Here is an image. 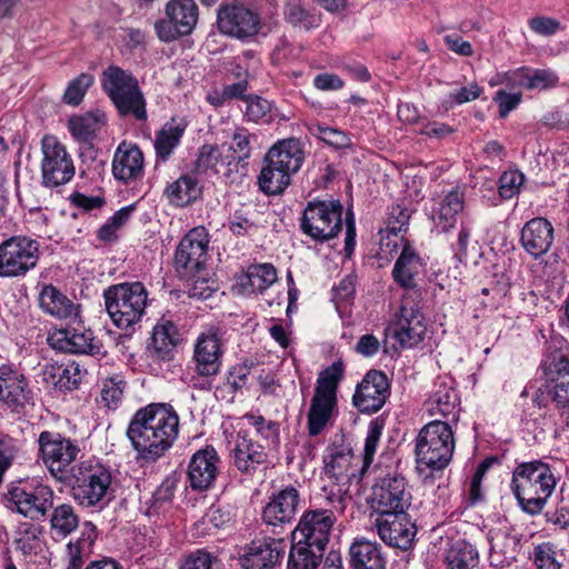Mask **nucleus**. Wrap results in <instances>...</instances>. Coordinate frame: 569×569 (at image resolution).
<instances>
[{
	"label": "nucleus",
	"instance_id": "f257e3e1",
	"mask_svg": "<svg viewBox=\"0 0 569 569\" xmlns=\"http://www.w3.org/2000/svg\"><path fill=\"white\" fill-rule=\"evenodd\" d=\"M179 435V416L171 405L150 403L132 416L127 437L138 457L153 462L163 457Z\"/></svg>",
	"mask_w": 569,
	"mask_h": 569
},
{
	"label": "nucleus",
	"instance_id": "f03ea898",
	"mask_svg": "<svg viewBox=\"0 0 569 569\" xmlns=\"http://www.w3.org/2000/svg\"><path fill=\"white\" fill-rule=\"evenodd\" d=\"M557 485L551 467L541 461L522 462L512 472L511 491L520 508L529 515L540 513Z\"/></svg>",
	"mask_w": 569,
	"mask_h": 569
},
{
	"label": "nucleus",
	"instance_id": "7ed1b4c3",
	"mask_svg": "<svg viewBox=\"0 0 569 569\" xmlns=\"http://www.w3.org/2000/svg\"><path fill=\"white\" fill-rule=\"evenodd\" d=\"M70 478L72 497L83 508L102 510L113 499L111 471L96 460L78 463Z\"/></svg>",
	"mask_w": 569,
	"mask_h": 569
},
{
	"label": "nucleus",
	"instance_id": "20e7f679",
	"mask_svg": "<svg viewBox=\"0 0 569 569\" xmlns=\"http://www.w3.org/2000/svg\"><path fill=\"white\" fill-rule=\"evenodd\" d=\"M345 367L341 360L320 371L315 392L307 413V427L310 436L320 435L338 411V386L343 378Z\"/></svg>",
	"mask_w": 569,
	"mask_h": 569
},
{
	"label": "nucleus",
	"instance_id": "39448f33",
	"mask_svg": "<svg viewBox=\"0 0 569 569\" xmlns=\"http://www.w3.org/2000/svg\"><path fill=\"white\" fill-rule=\"evenodd\" d=\"M100 82L120 116H132L140 121L147 119L146 99L138 79L130 71L111 64L102 71Z\"/></svg>",
	"mask_w": 569,
	"mask_h": 569
},
{
	"label": "nucleus",
	"instance_id": "423d86ee",
	"mask_svg": "<svg viewBox=\"0 0 569 569\" xmlns=\"http://www.w3.org/2000/svg\"><path fill=\"white\" fill-rule=\"evenodd\" d=\"M455 450L453 431L448 422L435 420L427 423L416 439V461L418 467L431 470L445 469Z\"/></svg>",
	"mask_w": 569,
	"mask_h": 569
},
{
	"label": "nucleus",
	"instance_id": "0eeeda50",
	"mask_svg": "<svg viewBox=\"0 0 569 569\" xmlns=\"http://www.w3.org/2000/svg\"><path fill=\"white\" fill-rule=\"evenodd\" d=\"M37 443L38 460L54 479L61 482L67 481L76 469V466H72L73 462L81 453L78 441L58 431L43 430L39 433Z\"/></svg>",
	"mask_w": 569,
	"mask_h": 569
},
{
	"label": "nucleus",
	"instance_id": "6e6552de",
	"mask_svg": "<svg viewBox=\"0 0 569 569\" xmlns=\"http://www.w3.org/2000/svg\"><path fill=\"white\" fill-rule=\"evenodd\" d=\"M148 292L141 282L119 283L104 291L106 309L120 329H129L144 313Z\"/></svg>",
	"mask_w": 569,
	"mask_h": 569
},
{
	"label": "nucleus",
	"instance_id": "1a4fd4ad",
	"mask_svg": "<svg viewBox=\"0 0 569 569\" xmlns=\"http://www.w3.org/2000/svg\"><path fill=\"white\" fill-rule=\"evenodd\" d=\"M425 317L412 300L405 299L396 315V319L385 329V352H388V345L397 350L398 343L401 349H410L419 345L426 335Z\"/></svg>",
	"mask_w": 569,
	"mask_h": 569
},
{
	"label": "nucleus",
	"instance_id": "9d476101",
	"mask_svg": "<svg viewBox=\"0 0 569 569\" xmlns=\"http://www.w3.org/2000/svg\"><path fill=\"white\" fill-rule=\"evenodd\" d=\"M301 230L317 241L335 238L342 227V204L337 201H310L301 217Z\"/></svg>",
	"mask_w": 569,
	"mask_h": 569
},
{
	"label": "nucleus",
	"instance_id": "9b49d317",
	"mask_svg": "<svg viewBox=\"0 0 569 569\" xmlns=\"http://www.w3.org/2000/svg\"><path fill=\"white\" fill-rule=\"evenodd\" d=\"M412 496L405 477L388 473L377 479L371 488L369 503L379 515L407 512L411 506Z\"/></svg>",
	"mask_w": 569,
	"mask_h": 569
},
{
	"label": "nucleus",
	"instance_id": "f8f14e48",
	"mask_svg": "<svg viewBox=\"0 0 569 569\" xmlns=\"http://www.w3.org/2000/svg\"><path fill=\"white\" fill-rule=\"evenodd\" d=\"M39 242L29 237H11L0 244V277L24 276L39 260Z\"/></svg>",
	"mask_w": 569,
	"mask_h": 569
},
{
	"label": "nucleus",
	"instance_id": "ddd939ff",
	"mask_svg": "<svg viewBox=\"0 0 569 569\" xmlns=\"http://www.w3.org/2000/svg\"><path fill=\"white\" fill-rule=\"evenodd\" d=\"M209 233L204 227L192 228L179 242L173 267L180 278H194L204 267L208 257Z\"/></svg>",
	"mask_w": 569,
	"mask_h": 569
},
{
	"label": "nucleus",
	"instance_id": "4468645a",
	"mask_svg": "<svg viewBox=\"0 0 569 569\" xmlns=\"http://www.w3.org/2000/svg\"><path fill=\"white\" fill-rule=\"evenodd\" d=\"M198 21L194 0H170L166 6V18L154 23L160 40L170 42L191 33Z\"/></svg>",
	"mask_w": 569,
	"mask_h": 569
},
{
	"label": "nucleus",
	"instance_id": "2eb2a0df",
	"mask_svg": "<svg viewBox=\"0 0 569 569\" xmlns=\"http://www.w3.org/2000/svg\"><path fill=\"white\" fill-rule=\"evenodd\" d=\"M10 508L31 520H41L52 508L54 491L51 487L38 483L36 486H14L7 493Z\"/></svg>",
	"mask_w": 569,
	"mask_h": 569
},
{
	"label": "nucleus",
	"instance_id": "dca6fc26",
	"mask_svg": "<svg viewBox=\"0 0 569 569\" xmlns=\"http://www.w3.org/2000/svg\"><path fill=\"white\" fill-rule=\"evenodd\" d=\"M41 172L47 187L66 184L74 176L72 159L54 136H46L42 139Z\"/></svg>",
	"mask_w": 569,
	"mask_h": 569
},
{
	"label": "nucleus",
	"instance_id": "f3484780",
	"mask_svg": "<svg viewBox=\"0 0 569 569\" xmlns=\"http://www.w3.org/2000/svg\"><path fill=\"white\" fill-rule=\"evenodd\" d=\"M336 521L337 517L333 510H306L291 532L292 540H301L311 547H318V550H325Z\"/></svg>",
	"mask_w": 569,
	"mask_h": 569
},
{
	"label": "nucleus",
	"instance_id": "a211bd4d",
	"mask_svg": "<svg viewBox=\"0 0 569 569\" xmlns=\"http://www.w3.org/2000/svg\"><path fill=\"white\" fill-rule=\"evenodd\" d=\"M390 396V383L385 372L370 370L358 383L352 397L353 406L362 413L379 411Z\"/></svg>",
	"mask_w": 569,
	"mask_h": 569
},
{
	"label": "nucleus",
	"instance_id": "6ab92c4d",
	"mask_svg": "<svg viewBox=\"0 0 569 569\" xmlns=\"http://www.w3.org/2000/svg\"><path fill=\"white\" fill-rule=\"evenodd\" d=\"M378 536L388 546L407 550L416 536V526L408 512L379 515L375 521Z\"/></svg>",
	"mask_w": 569,
	"mask_h": 569
},
{
	"label": "nucleus",
	"instance_id": "aec40b11",
	"mask_svg": "<svg viewBox=\"0 0 569 569\" xmlns=\"http://www.w3.org/2000/svg\"><path fill=\"white\" fill-rule=\"evenodd\" d=\"M299 505V491L295 487L288 486L270 496L262 509L261 519L267 526L283 528L293 521Z\"/></svg>",
	"mask_w": 569,
	"mask_h": 569
},
{
	"label": "nucleus",
	"instance_id": "412c9836",
	"mask_svg": "<svg viewBox=\"0 0 569 569\" xmlns=\"http://www.w3.org/2000/svg\"><path fill=\"white\" fill-rule=\"evenodd\" d=\"M287 542L282 538L262 537L252 540L240 558L246 569H269L281 561Z\"/></svg>",
	"mask_w": 569,
	"mask_h": 569
},
{
	"label": "nucleus",
	"instance_id": "4be33fe9",
	"mask_svg": "<svg viewBox=\"0 0 569 569\" xmlns=\"http://www.w3.org/2000/svg\"><path fill=\"white\" fill-rule=\"evenodd\" d=\"M217 22L221 32L242 40L254 37L260 30L259 16L243 6L221 8Z\"/></svg>",
	"mask_w": 569,
	"mask_h": 569
},
{
	"label": "nucleus",
	"instance_id": "5701e85b",
	"mask_svg": "<svg viewBox=\"0 0 569 569\" xmlns=\"http://www.w3.org/2000/svg\"><path fill=\"white\" fill-rule=\"evenodd\" d=\"M220 458L216 449L207 446L196 451L188 466V480L193 490L211 488L219 473Z\"/></svg>",
	"mask_w": 569,
	"mask_h": 569
},
{
	"label": "nucleus",
	"instance_id": "b1692460",
	"mask_svg": "<svg viewBox=\"0 0 569 569\" xmlns=\"http://www.w3.org/2000/svg\"><path fill=\"white\" fill-rule=\"evenodd\" d=\"M553 240V226L546 218H532L521 229V246L528 254L536 259L549 251Z\"/></svg>",
	"mask_w": 569,
	"mask_h": 569
},
{
	"label": "nucleus",
	"instance_id": "393cba45",
	"mask_svg": "<svg viewBox=\"0 0 569 569\" xmlns=\"http://www.w3.org/2000/svg\"><path fill=\"white\" fill-rule=\"evenodd\" d=\"M30 400L24 376L11 366L0 367V401L10 410L20 412Z\"/></svg>",
	"mask_w": 569,
	"mask_h": 569
},
{
	"label": "nucleus",
	"instance_id": "a878e982",
	"mask_svg": "<svg viewBox=\"0 0 569 569\" xmlns=\"http://www.w3.org/2000/svg\"><path fill=\"white\" fill-rule=\"evenodd\" d=\"M41 310L58 319L76 322L80 319L81 305L76 303L53 284H44L39 293Z\"/></svg>",
	"mask_w": 569,
	"mask_h": 569
},
{
	"label": "nucleus",
	"instance_id": "bb28decb",
	"mask_svg": "<svg viewBox=\"0 0 569 569\" xmlns=\"http://www.w3.org/2000/svg\"><path fill=\"white\" fill-rule=\"evenodd\" d=\"M112 173L119 181L130 182L143 176V153L132 143L121 142L113 156Z\"/></svg>",
	"mask_w": 569,
	"mask_h": 569
},
{
	"label": "nucleus",
	"instance_id": "cd10ccee",
	"mask_svg": "<svg viewBox=\"0 0 569 569\" xmlns=\"http://www.w3.org/2000/svg\"><path fill=\"white\" fill-rule=\"evenodd\" d=\"M233 465L242 473H252L257 468L267 462L268 455L264 446L248 437L244 432H238L234 448L232 449Z\"/></svg>",
	"mask_w": 569,
	"mask_h": 569
},
{
	"label": "nucleus",
	"instance_id": "c85d7f7f",
	"mask_svg": "<svg viewBox=\"0 0 569 569\" xmlns=\"http://www.w3.org/2000/svg\"><path fill=\"white\" fill-rule=\"evenodd\" d=\"M266 161L283 168L293 176L300 170L305 161V151L300 140L289 138L278 141L267 152Z\"/></svg>",
	"mask_w": 569,
	"mask_h": 569
},
{
	"label": "nucleus",
	"instance_id": "c756f323",
	"mask_svg": "<svg viewBox=\"0 0 569 569\" xmlns=\"http://www.w3.org/2000/svg\"><path fill=\"white\" fill-rule=\"evenodd\" d=\"M489 561L495 568L501 569L516 561L519 552V538L506 530L491 531L489 535Z\"/></svg>",
	"mask_w": 569,
	"mask_h": 569
},
{
	"label": "nucleus",
	"instance_id": "7c9ffc66",
	"mask_svg": "<svg viewBox=\"0 0 569 569\" xmlns=\"http://www.w3.org/2000/svg\"><path fill=\"white\" fill-rule=\"evenodd\" d=\"M48 345L56 352L87 353L94 356L99 351L92 345L91 335L71 332L67 329H53L49 331Z\"/></svg>",
	"mask_w": 569,
	"mask_h": 569
},
{
	"label": "nucleus",
	"instance_id": "2f4dec72",
	"mask_svg": "<svg viewBox=\"0 0 569 569\" xmlns=\"http://www.w3.org/2000/svg\"><path fill=\"white\" fill-rule=\"evenodd\" d=\"M351 569H386L387 560L379 543L360 539L349 547Z\"/></svg>",
	"mask_w": 569,
	"mask_h": 569
},
{
	"label": "nucleus",
	"instance_id": "473e14b6",
	"mask_svg": "<svg viewBox=\"0 0 569 569\" xmlns=\"http://www.w3.org/2000/svg\"><path fill=\"white\" fill-rule=\"evenodd\" d=\"M423 264L421 258L410 243H403L400 256L398 257L392 277L395 281L405 289H413L417 286L416 278L422 271Z\"/></svg>",
	"mask_w": 569,
	"mask_h": 569
},
{
	"label": "nucleus",
	"instance_id": "72a5a7b5",
	"mask_svg": "<svg viewBox=\"0 0 569 569\" xmlns=\"http://www.w3.org/2000/svg\"><path fill=\"white\" fill-rule=\"evenodd\" d=\"M502 77V81L511 87H523L530 90H546L558 83L557 74L546 69L530 70L528 68H519Z\"/></svg>",
	"mask_w": 569,
	"mask_h": 569
},
{
	"label": "nucleus",
	"instance_id": "f704fd0d",
	"mask_svg": "<svg viewBox=\"0 0 569 569\" xmlns=\"http://www.w3.org/2000/svg\"><path fill=\"white\" fill-rule=\"evenodd\" d=\"M51 512L47 515L51 538L60 541L74 532L80 523V518L76 509L70 503H60L52 506Z\"/></svg>",
	"mask_w": 569,
	"mask_h": 569
},
{
	"label": "nucleus",
	"instance_id": "c9c22d12",
	"mask_svg": "<svg viewBox=\"0 0 569 569\" xmlns=\"http://www.w3.org/2000/svg\"><path fill=\"white\" fill-rule=\"evenodd\" d=\"M458 403L459 397L456 389L445 380H437L425 406L432 416L440 415L448 417L452 415L456 417Z\"/></svg>",
	"mask_w": 569,
	"mask_h": 569
},
{
	"label": "nucleus",
	"instance_id": "e433bc0d",
	"mask_svg": "<svg viewBox=\"0 0 569 569\" xmlns=\"http://www.w3.org/2000/svg\"><path fill=\"white\" fill-rule=\"evenodd\" d=\"M106 123V114L99 110L70 117L68 129L79 143H91Z\"/></svg>",
	"mask_w": 569,
	"mask_h": 569
},
{
	"label": "nucleus",
	"instance_id": "4c0bfd02",
	"mask_svg": "<svg viewBox=\"0 0 569 569\" xmlns=\"http://www.w3.org/2000/svg\"><path fill=\"white\" fill-rule=\"evenodd\" d=\"M186 128L187 124L183 120L172 118L157 131L153 146L159 160L162 162L169 160L173 150L179 146Z\"/></svg>",
	"mask_w": 569,
	"mask_h": 569
},
{
	"label": "nucleus",
	"instance_id": "58836bf2",
	"mask_svg": "<svg viewBox=\"0 0 569 569\" xmlns=\"http://www.w3.org/2000/svg\"><path fill=\"white\" fill-rule=\"evenodd\" d=\"M357 459L350 449L341 446H332L327 449L323 457L325 472L329 478L336 480H349L356 473L352 468V461Z\"/></svg>",
	"mask_w": 569,
	"mask_h": 569
},
{
	"label": "nucleus",
	"instance_id": "ea45409f",
	"mask_svg": "<svg viewBox=\"0 0 569 569\" xmlns=\"http://www.w3.org/2000/svg\"><path fill=\"white\" fill-rule=\"evenodd\" d=\"M465 192L460 188L448 191L439 202L436 223L442 231H449L457 222V216L463 210Z\"/></svg>",
	"mask_w": 569,
	"mask_h": 569
},
{
	"label": "nucleus",
	"instance_id": "a19ab883",
	"mask_svg": "<svg viewBox=\"0 0 569 569\" xmlns=\"http://www.w3.org/2000/svg\"><path fill=\"white\" fill-rule=\"evenodd\" d=\"M277 280L276 268L271 263L252 264L240 278L239 284L243 291L262 293Z\"/></svg>",
	"mask_w": 569,
	"mask_h": 569
},
{
	"label": "nucleus",
	"instance_id": "79ce46f5",
	"mask_svg": "<svg viewBox=\"0 0 569 569\" xmlns=\"http://www.w3.org/2000/svg\"><path fill=\"white\" fill-rule=\"evenodd\" d=\"M291 177L283 168L266 161L264 158L258 183L263 193L276 196L282 193L290 186Z\"/></svg>",
	"mask_w": 569,
	"mask_h": 569
},
{
	"label": "nucleus",
	"instance_id": "37998d69",
	"mask_svg": "<svg viewBox=\"0 0 569 569\" xmlns=\"http://www.w3.org/2000/svg\"><path fill=\"white\" fill-rule=\"evenodd\" d=\"M166 196L171 203L184 207L201 196V188L197 178L183 174L166 188Z\"/></svg>",
	"mask_w": 569,
	"mask_h": 569
},
{
	"label": "nucleus",
	"instance_id": "c03bdc74",
	"mask_svg": "<svg viewBox=\"0 0 569 569\" xmlns=\"http://www.w3.org/2000/svg\"><path fill=\"white\" fill-rule=\"evenodd\" d=\"M447 569H479V553L466 540L456 541L446 556Z\"/></svg>",
	"mask_w": 569,
	"mask_h": 569
},
{
	"label": "nucleus",
	"instance_id": "a18cd8bd",
	"mask_svg": "<svg viewBox=\"0 0 569 569\" xmlns=\"http://www.w3.org/2000/svg\"><path fill=\"white\" fill-rule=\"evenodd\" d=\"M323 556V550L318 547H311L297 540H292V546L288 557V569H318Z\"/></svg>",
	"mask_w": 569,
	"mask_h": 569
},
{
	"label": "nucleus",
	"instance_id": "49530a36",
	"mask_svg": "<svg viewBox=\"0 0 569 569\" xmlns=\"http://www.w3.org/2000/svg\"><path fill=\"white\" fill-rule=\"evenodd\" d=\"M182 342L181 333L171 321H164L153 328L151 346L158 353L179 352Z\"/></svg>",
	"mask_w": 569,
	"mask_h": 569
},
{
	"label": "nucleus",
	"instance_id": "de8ad7c7",
	"mask_svg": "<svg viewBox=\"0 0 569 569\" xmlns=\"http://www.w3.org/2000/svg\"><path fill=\"white\" fill-rule=\"evenodd\" d=\"M228 158L229 153L226 151L224 146L203 144L199 149L196 168L199 172L219 174Z\"/></svg>",
	"mask_w": 569,
	"mask_h": 569
},
{
	"label": "nucleus",
	"instance_id": "09e8293b",
	"mask_svg": "<svg viewBox=\"0 0 569 569\" xmlns=\"http://www.w3.org/2000/svg\"><path fill=\"white\" fill-rule=\"evenodd\" d=\"M127 381L121 375H113L102 380L100 402L109 410H116L123 400Z\"/></svg>",
	"mask_w": 569,
	"mask_h": 569
},
{
	"label": "nucleus",
	"instance_id": "8fccbe9b",
	"mask_svg": "<svg viewBox=\"0 0 569 569\" xmlns=\"http://www.w3.org/2000/svg\"><path fill=\"white\" fill-rule=\"evenodd\" d=\"M249 426L254 428L256 435L263 441L264 449L277 447L279 443V425L266 420L262 416L247 413L242 417Z\"/></svg>",
	"mask_w": 569,
	"mask_h": 569
},
{
	"label": "nucleus",
	"instance_id": "3c124183",
	"mask_svg": "<svg viewBox=\"0 0 569 569\" xmlns=\"http://www.w3.org/2000/svg\"><path fill=\"white\" fill-rule=\"evenodd\" d=\"M222 331L217 327L204 329L194 343V356H221L223 353Z\"/></svg>",
	"mask_w": 569,
	"mask_h": 569
},
{
	"label": "nucleus",
	"instance_id": "603ef678",
	"mask_svg": "<svg viewBox=\"0 0 569 569\" xmlns=\"http://www.w3.org/2000/svg\"><path fill=\"white\" fill-rule=\"evenodd\" d=\"M83 371L76 361H69L68 363H61L54 372L52 378L56 379V386L61 390L71 391L79 387Z\"/></svg>",
	"mask_w": 569,
	"mask_h": 569
},
{
	"label": "nucleus",
	"instance_id": "864d4df0",
	"mask_svg": "<svg viewBox=\"0 0 569 569\" xmlns=\"http://www.w3.org/2000/svg\"><path fill=\"white\" fill-rule=\"evenodd\" d=\"M309 131L312 136L336 149L348 148L351 146L350 137L345 131L337 128L315 123L309 127Z\"/></svg>",
	"mask_w": 569,
	"mask_h": 569
},
{
	"label": "nucleus",
	"instance_id": "5fc2aeb1",
	"mask_svg": "<svg viewBox=\"0 0 569 569\" xmlns=\"http://www.w3.org/2000/svg\"><path fill=\"white\" fill-rule=\"evenodd\" d=\"M42 528L34 523L20 525L14 539L16 548L24 555L33 552L40 545Z\"/></svg>",
	"mask_w": 569,
	"mask_h": 569
},
{
	"label": "nucleus",
	"instance_id": "6e6d98bb",
	"mask_svg": "<svg viewBox=\"0 0 569 569\" xmlns=\"http://www.w3.org/2000/svg\"><path fill=\"white\" fill-rule=\"evenodd\" d=\"M286 18L293 26L306 31L315 29L320 24L318 14L306 10L298 2H290L286 8Z\"/></svg>",
	"mask_w": 569,
	"mask_h": 569
},
{
	"label": "nucleus",
	"instance_id": "4d7b16f0",
	"mask_svg": "<svg viewBox=\"0 0 569 569\" xmlns=\"http://www.w3.org/2000/svg\"><path fill=\"white\" fill-rule=\"evenodd\" d=\"M382 429L383 422L379 419L372 420L368 426L362 457V471H366L373 461L382 435Z\"/></svg>",
	"mask_w": 569,
	"mask_h": 569
},
{
	"label": "nucleus",
	"instance_id": "13d9d810",
	"mask_svg": "<svg viewBox=\"0 0 569 569\" xmlns=\"http://www.w3.org/2000/svg\"><path fill=\"white\" fill-rule=\"evenodd\" d=\"M243 102L246 104L244 116L249 121L259 122L271 119V104L268 100L258 96H249L244 98Z\"/></svg>",
	"mask_w": 569,
	"mask_h": 569
},
{
	"label": "nucleus",
	"instance_id": "bf43d9fd",
	"mask_svg": "<svg viewBox=\"0 0 569 569\" xmlns=\"http://www.w3.org/2000/svg\"><path fill=\"white\" fill-rule=\"evenodd\" d=\"M93 83V77L89 73H81L74 78L68 86L63 94V101L67 104L78 106L89 87Z\"/></svg>",
	"mask_w": 569,
	"mask_h": 569
},
{
	"label": "nucleus",
	"instance_id": "052dcab7",
	"mask_svg": "<svg viewBox=\"0 0 569 569\" xmlns=\"http://www.w3.org/2000/svg\"><path fill=\"white\" fill-rule=\"evenodd\" d=\"M19 451V440L0 432V478L12 466Z\"/></svg>",
	"mask_w": 569,
	"mask_h": 569
},
{
	"label": "nucleus",
	"instance_id": "680f3d73",
	"mask_svg": "<svg viewBox=\"0 0 569 569\" xmlns=\"http://www.w3.org/2000/svg\"><path fill=\"white\" fill-rule=\"evenodd\" d=\"M251 134L244 128H238L232 134V144L226 151L231 157H237L240 160L247 161L251 157L250 146Z\"/></svg>",
	"mask_w": 569,
	"mask_h": 569
},
{
	"label": "nucleus",
	"instance_id": "e2e57ef3",
	"mask_svg": "<svg viewBox=\"0 0 569 569\" xmlns=\"http://www.w3.org/2000/svg\"><path fill=\"white\" fill-rule=\"evenodd\" d=\"M542 370L549 381H569V358H547Z\"/></svg>",
	"mask_w": 569,
	"mask_h": 569
},
{
	"label": "nucleus",
	"instance_id": "0e129e2a",
	"mask_svg": "<svg viewBox=\"0 0 569 569\" xmlns=\"http://www.w3.org/2000/svg\"><path fill=\"white\" fill-rule=\"evenodd\" d=\"M409 220L410 212L407 208L400 204L391 206L386 221V232L396 236V233L406 231Z\"/></svg>",
	"mask_w": 569,
	"mask_h": 569
},
{
	"label": "nucleus",
	"instance_id": "69168bd1",
	"mask_svg": "<svg viewBox=\"0 0 569 569\" xmlns=\"http://www.w3.org/2000/svg\"><path fill=\"white\" fill-rule=\"evenodd\" d=\"M523 180V174L518 170L505 171L499 179L500 196L503 199H511L519 192Z\"/></svg>",
	"mask_w": 569,
	"mask_h": 569
},
{
	"label": "nucleus",
	"instance_id": "338daca9",
	"mask_svg": "<svg viewBox=\"0 0 569 569\" xmlns=\"http://www.w3.org/2000/svg\"><path fill=\"white\" fill-rule=\"evenodd\" d=\"M214 559L210 552L198 549L184 556L180 569H211Z\"/></svg>",
	"mask_w": 569,
	"mask_h": 569
},
{
	"label": "nucleus",
	"instance_id": "774afa93",
	"mask_svg": "<svg viewBox=\"0 0 569 569\" xmlns=\"http://www.w3.org/2000/svg\"><path fill=\"white\" fill-rule=\"evenodd\" d=\"M533 562L537 569H560V565L555 559V552L548 545H540L535 548Z\"/></svg>",
	"mask_w": 569,
	"mask_h": 569
}]
</instances>
